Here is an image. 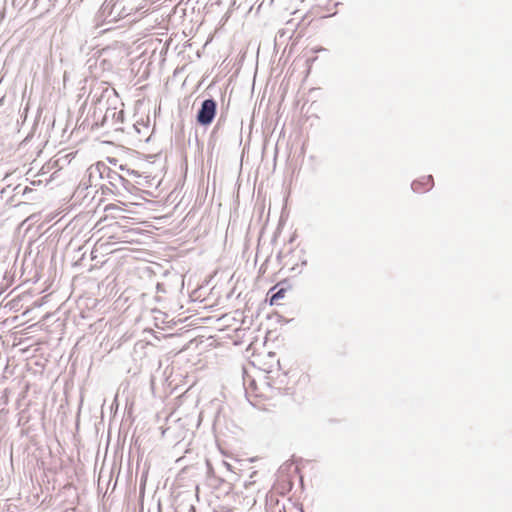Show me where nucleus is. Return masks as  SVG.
<instances>
[{"label": "nucleus", "mask_w": 512, "mask_h": 512, "mask_svg": "<svg viewBox=\"0 0 512 512\" xmlns=\"http://www.w3.org/2000/svg\"><path fill=\"white\" fill-rule=\"evenodd\" d=\"M216 112V103L212 99H207L202 103V107L197 115V120L203 125L210 124L214 119Z\"/></svg>", "instance_id": "2"}, {"label": "nucleus", "mask_w": 512, "mask_h": 512, "mask_svg": "<svg viewBox=\"0 0 512 512\" xmlns=\"http://www.w3.org/2000/svg\"><path fill=\"white\" fill-rule=\"evenodd\" d=\"M287 289L286 288H280L275 293H273L270 297V304L271 305H280V300L283 299L286 296Z\"/></svg>", "instance_id": "5"}, {"label": "nucleus", "mask_w": 512, "mask_h": 512, "mask_svg": "<svg viewBox=\"0 0 512 512\" xmlns=\"http://www.w3.org/2000/svg\"><path fill=\"white\" fill-rule=\"evenodd\" d=\"M265 384L270 387L269 395H288L295 391V386L300 380L295 373L277 372L273 376H265Z\"/></svg>", "instance_id": "1"}, {"label": "nucleus", "mask_w": 512, "mask_h": 512, "mask_svg": "<svg viewBox=\"0 0 512 512\" xmlns=\"http://www.w3.org/2000/svg\"><path fill=\"white\" fill-rule=\"evenodd\" d=\"M289 512H304L302 505L292 504L289 507Z\"/></svg>", "instance_id": "6"}, {"label": "nucleus", "mask_w": 512, "mask_h": 512, "mask_svg": "<svg viewBox=\"0 0 512 512\" xmlns=\"http://www.w3.org/2000/svg\"><path fill=\"white\" fill-rule=\"evenodd\" d=\"M434 186V179L431 175H424L413 181L412 189L417 193L429 191Z\"/></svg>", "instance_id": "3"}, {"label": "nucleus", "mask_w": 512, "mask_h": 512, "mask_svg": "<svg viewBox=\"0 0 512 512\" xmlns=\"http://www.w3.org/2000/svg\"><path fill=\"white\" fill-rule=\"evenodd\" d=\"M279 284L275 285L272 289H270V292H273L274 290H276L278 288Z\"/></svg>", "instance_id": "7"}, {"label": "nucleus", "mask_w": 512, "mask_h": 512, "mask_svg": "<svg viewBox=\"0 0 512 512\" xmlns=\"http://www.w3.org/2000/svg\"><path fill=\"white\" fill-rule=\"evenodd\" d=\"M245 385H246L247 392L256 398L272 397V395H269V393L264 391V389L258 387V385L254 379H250V378L246 379Z\"/></svg>", "instance_id": "4"}, {"label": "nucleus", "mask_w": 512, "mask_h": 512, "mask_svg": "<svg viewBox=\"0 0 512 512\" xmlns=\"http://www.w3.org/2000/svg\"><path fill=\"white\" fill-rule=\"evenodd\" d=\"M114 208V205H110L107 209H112Z\"/></svg>", "instance_id": "8"}]
</instances>
